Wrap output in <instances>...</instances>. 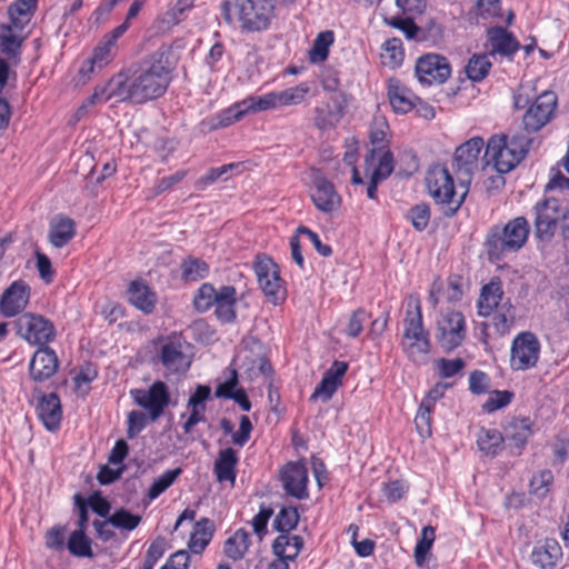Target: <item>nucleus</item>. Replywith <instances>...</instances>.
<instances>
[{
	"instance_id": "obj_1",
	"label": "nucleus",
	"mask_w": 569,
	"mask_h": 569,
	"mask_svg": "<svg viewBox=\"0 0 569 569\" xmlns=\"http://www.w3.org/2000/svg\"><path fill=\"white\" fill-rule=\"evenodd\" d=\"M169 73H114L108 83L96 88L90 103L130 100L142 103L162 96L170 82Z\"/></svg>"
},
{
	"instance_id": "obj_2",
	"label": "nucleus",
	"mask_w": 569,
	"mask_h": 569,
	"mask_svg": "<svg viewBox=\"0 0 569 569\" xmlns=\"http://www.w3.org/2000/svg\"><path fill=\"white\" fill-rule=\"evenodd\" d=\"M426 186L429 196L447 218L457 214L470 189V184L461 186L458 183V188L461 190L458 191L452 173L441 163L430 167L426 176Z\"/></svg>"
},
{
	"instance_id": "obj_3",
	"label": "nucleus",
	"mask_w": 569,
	"mask_h": 569,
	"mask_svg": "<svg viewBox=\"0 0 569 569\" xmlns=\"http://www.w3.org/2000/svg\"><path fill=\"white\" fill-rule=\"evenodd\" d=\"M532 139L525 133L492 136L486 147L483 161L500 173L511 171L529 151Z\"/></svg>"
},
{
	"instance_id": "obj_4",
	"label": "nucleus",
	"mask_w": 569,
	"mask_h": 569,
	"mask_svg": "<svg viewBox=\"0 0 569 569\" xmlns=\"http://www.w3.org/2000/svg\"><path fill=\"white\" fill-rule=\"evenodd\" d=\"M529 223L525 217H517L503 227H492L486 238L487 253L490 260H500L519 251L527 242Z\"/></svg>"
},
{
	"instance_id": "obj_5",
	"label": "nucleus",
	"mask_w": 569,
	"mask_h": 569,
	"mask_svg": "<svg viewBox=\"0 0 569 569\" xmlns=\"http://www.w3.org/2000/svg\"><path fill=\"white\" fill-rule=\"evenodd\" d=\"M192 357L191 345L180 335L162 337L158 341L157 360L166 376L184 375L191 367Z\"/></svg>"
},
{
	"instance_id": "obj_6",
	"label": "nucleus",
	"mask_w": 569,
	"mask_h": 569,
	"mask_svg": "<svg viewBox=\"0 0 569 569\" xmlns=\"http://www.w3.org/2000/svg\"><path fill=\"white\" fill-rule=\"evenodd\" d=\"M401 347L412 359L425 356L430 351L429 333L423 328L421 306L418 300L415 301L412 309L411 303H409L406 311Z\"/></svg>"
},
{
	"instance_id": "obj_7",
	"label": "nucleus",
	"mask_w": 569,
	"mask_h": 569,
	"mask_svg": "<svg viewBox=\"0 0 569 569\" xmlns=\"http://www.w3.org/2000/svg\"><path fill=\"white\" fill-rule=\"evenodd\" d=\"M240 28L248 32L266 30L274 16L273 0H236Z\"/></svg>"
},
{
	"instance_id": "obj_8",
	"label": "nucleus",
	"mask_w": 569,
	"mask_h": 569,
	"mask_svg": "<svg viewBox=\"0 0 569 569\" xmlns=\"http://www.w3.org/2000/svg\"><path fill=\"white\" fill-rule=\"evenodd\" d=\"M466 336V319L460 311L448 310L439 316L436 326V339L446 352L461 346Z\"/></svg>"
},
{
	"instance_id": "obj_9",
	"label": "nucleus",
	"mask_w": 569,
	"mask_h": 569,
	"mask_svg": "<svg viewBox=\"0 0 569 569\" xmlns=\"http://www.w3.org/2000/svg\"><path fill=\"white\" fill-rule=\"evenodd\" d=\"M485 141L480 137H473L460 144L453 154L452 168L457 174V181L461 186L470 184L473 173L478 170L481 150Z\"/></svg>"
},
{
	"instance_id": "obj_10",
	"label": "nucleus",
	"mask_w": 569,
	"mask_h": 569,
	"mask_svg": "<svg viewBox=\"0 0 569 569\" xmlns=\"http://www.w3.org/2000/svg\"><path fill=\"white\" fill-rule=\"evenodd\" d=\"M17 333L31 345L48 347L56 337L53 323L41 315L26 312L14 322Z\"/></svg>"
},
{
	"instance_id": "obj_11",
	"label": "nucleus",
	"mask_w": 569,
	"mask_h": 569,
	"mask_svg": "<svg viewBox=\"0 0 569 569\" xmlns=\"http://www.w3.org/2000/svg\"><path fill=\"white\" fill-rule=\"evenodd\" d=\"M130 396L133 401L149 415L150 421L158 420L170 403L168 386L161 381H154L148 389H132Z\"/></svg>"
},
{
	"instance_id": "obj_12",
	"label": "nucleus",
	"mask_w": 569,
	"mask_h": 569,
	"mask_svg": "<svg viewBox=\"0 0 569 569\" xmlns=\"http://www.w3.org/2000/svg\"><path fill=\"white\" fill-rule=\"evenodd\" d=\"M540 353V342L535 333H518L511 345L510 366L513 370H527L536 366Z\"/></svg>"
},
{
	"instance_id": "obj_13",
	"label": "nucleus",
	"mask_w": 569,
	"mask_h": 569,
	"mask_svg": "<svg viewBox=\"0 0 569 569\" xmlns=\"http://www.w3.org/2000/svg\"><path fill=\"white\" fill-rule=\"evenodd\" d=\"M557 96L552 91L541 92L522 117L526 134L539 131L553 116Z\"/></svg>"
},
{
	"instance_id": "obj_14",
	"label": "nucleus",
	"mask_w": 569,
	"mask_h": 569,
	"mask_svg": "<svg viewBox=\"0 0 569 569\" xmlns=\"http://www.w3.org/2000/svg\"><path fill=\"white\" fill-rule=\"evenodd\" d=\"M254 272L263 293L276 305L284 299L286 290L279 276V268L272 259L258 258Z\"/></svg>"
},
{
	"instance_id": "obj_15",
	"label": "nucleus",
	"mask_w": 569,
	"mask_h": 569,
	"mask_svg": "<svg viewBox=\"0 0 569 569\" xmlns=\"http://www.w3.org/2000/svg\"><path fill=\"white\" fill-rule=\"evenodd\" d=\"M11 24L0 26V71L17 68L21 59L22 43L26 37L18 33Z\"/></svg>"
},
{
	"instance_id": "obj_16",
	"label": "nucleus",
	"mask_w": 569,
	"mask_h": 569,
	"mask_svg": "<svg viewBox=\"0 0 569 569\" xmlns=\"http://www.w3.org/2000/svg\"><path fill=\"white\" fill-rule=\"evenodd\" d=\"M281 481L287 495L299 500L308 498V470L303 463L286 465L281 472Z\"/></svg>"
},
{
	"instance_id": "obj_17",
	"label": "nucleus",
	"mask_w": 569,
	"mask_h": 569,
	"mask_svg": "<svg viewBox=\"0 0 569 569\" xmlns=\"http://www.w3.org/2000/svg\"><path fill=\"white\" fill-rule=\"evenodd\" d=\"M30 299V287L23 280L13 281L2 293L0 311L6 317H13L21 312Z\"/></svg>"
},
{
	"instance_id": "obj_18",
	"label": "nucleus",
	"mask_w": 569,
	"mask_h": 569,
	"mask_svg": "<svg viewBox=\"0 0 569 569\" xmlns=\"http://www.w3.org/2000/svg\"><path fill=\"white\" fill-rule=\"evenodd\" d=\"M535 211V227L537 237H552L557 228V221L560 217L559 201L555 198L546 199L536 204Z\"/></svg>"
},
{
	"instance_id": "obj_19",
	"label": "nucleus",
	"mask_w": 569,
	"mask_h": 569,
	"mask_svg": "<svg viewBox=\"0 0 569 569\" xmlns=\"http://www.w3.org/2000/svg\"><path fill=\"white\" fill-rule=\"evenodd\" d=\"M59 361L56 351L49 347H39L29 365L32 380L42 382L51 378L58 370Z\"/></svg>"
},
{
	"instance_id": "obj_20",
	"label": "nucleus",
	"mask_w": 569,
	"mask_h": 569,
	"mask_svg": "<svg viewBox=\"0 0 569 569\" xmlns=\"http://www.w3.org/2000/svg\"><path fill=\"white\" fill-rule=\"evenodd\" d=\"M348 370V363L345 361H335L323 373L321 381L317 385L310 400L321 399L329 401L337 389L342 385V378Z\"/></svg>"
},
{
	"instance_id": "obj_21",
	"label": "nucleus",
	"mask_w": 569,
	"mask_h": 569,
	"mask_svg": "<svg viewBox=\"0 0 569 569\" xmlns=\"http://www.w3.org/2000/svg\"><path fill=\"white\" fill-rule=\"evenodd\" d=\"M562 557V548L553 538L537 541L530 556L532 563L541 569L555 568Z\"/></svg>"
},
{
	"instance_id": "obj_22",
	"label": "nucleus",
	"mask_w": 569,
	"mask_h": 569,
	"mask_svg": "<svg viewBox=\"0 0 569 569\" xmlns=\"http://www.w3.org/2000/svg\"><path fill=\"white\" fill-rule=\"evenodd\" d=\"M311 199L318 210L330 213L340 206V196L336 192L333 184L323 177H317L313 181Z\"/></svg>"
},
{
	"instance_id": "obj_23",
	"label": "nucleus",
	"mask_w": 569,
	"mask_h": 569,
	"mask_svg": "<svg viewBox=\"0 0 569 569\" xmlns=\"http://www.w3.org/2000/svg\"><path fill=\"white\" fill-rule=\"evenodd\" d=\"M503 296L505 292L500 279H491L480 290V295L477 301L478 315L480 317L491 316L493 310L498 309L499 306L506 301Z\"/></svg>"
},
{
	"instance_id": "obj_24",
	"label": "nucleus",
	"mask_w": 569,
	"mask_h": 569,
	"mask_svg": "<svg viewBox=\"0 0 569 569\" xmlns=\"http://www.w3.org/2000/svg\"><path fill=\"white\" fill-rule=\"evenodd\" d=\"M388 98L396 112L407 113L413 110L417 96L397 78L391 77L388 80Z\"/></svg>"
},
{
	"instance_id": "obj_25",
	"label": "nucleus",
	"mask_w": 569,
	"mask_h": 569,
	"mask_svg": "<svg viewBox=\"0 0 569 569\" xmlns=\"http://www.w3.org/2000/svg\"><path fill=\"white\" fill-rule=\"evenodd\" d=\"M239 457L237 451L228 447L218 452V457L214 461L213 472L218 482H230L232 486L237 478V466Z\"/></svg>"
},
{
	"instance_id": "obj_26",
	"label": "nucleus",
	"mask_w": 569,
	"mask_h": 569,
	"mask_svg": "<svg viewBox=\"0 0 569 569\" xmlns=\"http://www.w3.org/2000/svg\"><path fill=\"white\" fill-rule=\"evenodd\" d=\"M345 107L337 99L332 98L315 109V126L320 130H328L336 127L343 116Z\"/></svg>"
},
{
	"instance_id": "obj_27",
	"label": "nucleus",
	"mask_w": 569,
	"mask_h": 569,
	"mask_svg": "<svg viewBox=\"0 0 569 569\" xmlns=\"http://www.w3.org/2000/svg\"><path fill=\"white\" fill-rule=\"evenodd\" d=\"M76 236V222L62 214L56 216L49 228V241L56 248H62Z\"/></svg>"
},
{
	"instance_id": "obj_28",
	"label": "nucleus",
	"mask_w": 569,
	"mask_h": 569,
	"mask_svg": "<svg viewBox=\"0 0 569 569\" xmlns=\"http://www.w3.org/2000/svg\"><path fill=\"white\" fill-rule=\"evenodd\" d=\"M38 416L44 427L53 431L59 428L61 422V405L56 393L43 396L38 405Z\"/></svg>"
},
{
	"instance_id": "obj_29",
	"label": "nucleus",
	"mask_w": 569,
	"mask_h": 569,
	"mask_svg": "<svg viewBox=\"0 0 569 569\" xmlns=\"http://www.w3.org/2000/svg\"><path fill=\"white\" fill-rule=\"evenodd\" d=\"M236 293L232 286H221L218 289L213 307L217 318L223 323H230L236 319Z\"/></svg>"
},
{
	"instance_id": "obj_30",
	"label": "nucleus",
	"mask_w": 569,
	"mask_h": 569,
	"mask_svg": "<svg viewBox=\"0 0 569 569\" xmlns=\"http://www.w3.org/2000/svg\"><path fill=\"white\" fill-rule=\"evenodd\" d=\"M305 545L299 535L281 533L272 542V551L277 558L284 561L295 560Z\"/></svg>"
},
{
	"instance_id": "obj_31",
	"label": "nucleus",
	"mask_w": 569,
	"mask_h": 569,
	"mask_svg": "<svg viewBox=\"0 0 569 569\" xmlns=\"http://www.w3.org/2000/svg\"><path fill=\"white\" fill-rule=\"evenodd\" d=\"M178 52L171 47L163 46L146 59L143 71H173L178 67Z\"/></svg>"
},
{
	"instance_id": "obj_32",
	"label": "nucleus",
	"mask_w": 569,
	"mask_h": 569,
	"mask_svg": "<svg viewBox=\"0 0 569 569\" xmlns=\"http://www.w3.org/2000/svg\"><path fill=\"white\" fill-rule=\"evenodd\" d=\"M488 41L490 43V54L492 58L497 53L501 56H510L517 51L519 44L517 40L501 27L488 30Z\"/></svg>"
},
{
	"instance_id": "obj_33",
	"label": "nucleus",
	"mask_w": 569,
	"mask_h": 569,
	"mask_svg": "<svg viewBox=\"0 0 569 569\" xmlns=\"http://www.w3.org/2000/svg\"><path fill=\"white\" fill-rule=\"evenodd\" d=\"M39 0H16L8 8L10 23L16 30H23L31 21Z\"/></svg>"
},
{
	"instance_id": "obj_34",
	"label": "nucleus",
	"mask_w": 569,
	"mask_h": 569,
	"mask_svg": "<svg viewBox=\"0 0 569 569\" xmlns=\"http://www.w3.org/2000/svg\"><path fill=\"white\" fill-rule=\"evenodd\" d=\"M532 422L530 418H515L505 428V439L520 451L532 436Z\"/></svg>"
},
{
	"instance_id": "obj_35",
	"label": "nucleus",
	"mask_w": 569,
	"mask_h": 569,
	"mask_svg": "<svg viewBox=\"0 0 569 569\" xmlns=\"http://www.w3.org/2000/svg\"><path fill=\"white\" fill-rule=\"evenodd\" d=\"M128 299L131 305L144 313H150L156 306V295L140 281H132L128 289Z\"/></svg>"
},
{
	"instance_id": "obj_36",
	"label": "nucleus",
	"mask_w": 569,
	"mask_h": 569,
	"mask_svg": "<svg viewBox=\"0 0 569 569\" xmlns=\"http://www.w3.org/2000/svg\"><path fill=\"white\" fill-rule=\"evenodd\" d=\"M214 532V523L209 518H202L196 522L189 540V549L193 553H201L210 542Z\"/></svg>"
},
{
	"instance_id": "obj_37",
	"label": "nucleus",
	"mask_w": 569,
	"mask_h": 569,
	"mask_svg": "<svg viewBox=\"0 0 569 569\" xmlns=\"http://www.w3.org/2000/svg\"><path fill=\"white\" fill-rule=\"evenodd\" d=\"M242 167L243 166L240 162H231L218 168H211L204 176L197 180L196 188L198 190H204L208 186L218 180L227 181L230 177L239 174Z\"/></svg>"
},
{
	"instance_id": "obj_38",
	"label": "nucleus",
	"mask_w": 569,
	"mask_h": 569,
	"mask_svg": "<svg viewBox=\"0 0 569 569\" xmlns=\"http://www.w3.org/2000/svg\"><path fill=\"white\" fill-rule=\"evenodd\" d=\"M220 428L224 435H231L232 443L240 448H242L250 440L251 432L253 430V426L248 416L240 417L238 431H233L234 426L227 418H222L220 420Z\"/></svg>"
},
{
	"instance_id": "obj_39",
	"label": "nucleus",
	"mask_w": 569,
	"mask_h": 569,
	"mask_svg": "<svg viewBox=\"0 0 569 569\" xmlns=\"http://www.w3.org/2000/svg\"><path fill=\"white\" fill-rule=\"evenodd\" d=\"M491 326L498 336H505L509 333L516 319L515 308L510 302V299H506L498 309L492 312Z\"/></svg>"
},
{
	"instance_id": "obj_40",
	"label": "nucleus",
	"mask_w": 569,
	"mask_h": 569,
	"mask_svg": "<svg viewBox=\"0 0 569 569\" xmlns=\"http://www.w3.org/2000/svg\"><path fill=\"white\" fill-rule=\"evenodd\" d=\"M251 543V535L244 529H238L224 542V553L237 561L244 557Z\"/></svg>"
},
{
	"instance_id": "obj_41",
	"label": "nucleus",
	"mask_w": 569,
	"mask_h": 569,
	"mask_svg": "<svg viewBox=\"0 0 569 569\" xmlns=\"http://www.w3.org/2000/svg\"><path fill=\"white\" fill-rule=\"evenodd\" d=\"M505 437L497 429H482L477 445L485 455L495 457L502 450Z\"/></svg>"
},
{
	"instance_id": "obj_42",
	"label": "nucleus",
	"mask_w": 569,
	"mask_h": 569,
	"mask_svg": "<svg viewBox=\"0 0 569 569\" xmlns=\"http://www.w3.org/2000/svg\"><path fill=\"white\" fill-rule=\"evenodd\" d=\"M436 530L432 526H426L421 530V537L415 547V562L419 568H425L427 558L435 542Z\"/></svg>"
},
{
	"instance_id": "obj_43",
	"label": "nucleus",
	"mask_w": 569,
	"mask_h": 569,
	"mask_svg": "<svg viewBox=\"0 0 569 569\" xmlns=\"http://www.w3.org/2000/svg\"><path fill=\"white\" fill-rule=\"evenodd\" d=\"M335 36L330 30L320 32L309 51V59L313 63L323 62L328 58L329 48L333 43Z\"/></svg>"
},
{
	"instance_id": "obj_44",
	"label": "nucleus",
	"mask_w": 569,
	"mask_h": 569,
	"mask_svg": "<svg viewBox=\"0 0 569 569\" xmlns=\"http://www.w3.org/2000/svg\"><path fill=\"white\" fill-rule=\"evenodd\" d=\"M68 550L71 555L80 558H92L93 552L91 548V541L86 536V531L74 530L68 540Z\"/></svg>"
},
{
	"instance_id": "obj_45",
	"label": "nucleus",
	"mask_w": 569,
	"mask_h": 569,
	"mask_svg": "<svg viewBox=\"0 0 569 569\" xmlns=\"http://www.w3.org/2000/svg\"><path fill=\"white\" fill-rule=\"evenodd\" d=\"M299 512L295 507H282L273 520V529L281 533H290L299 522Z\"/></svg>"
},
{
	"instance_id": "obj_46",
	"label": "nucleus",
	"mask_w": 569,
	"mask_h": 569,
	"mask_svg": "<svg viewBox=\"0 0 569 569\" xmlns=\"http://www.w3.org/2000/svg\"><path fill=\"white\" fill-rule=\"evenodd\" d=\"M209 266L199 258H189L181 264L182 279L186 281H198L208 276Z\"/></svg>"
},
{
	"instance_id": "obj_47",
	"label": "nucleus",
	"mask_w": 569,
	"mask_h": 569,
	"mask_svg": "<svg viewBox=\"0 0 569 569\" xmlns=\"http://www.w3.org/2000/svg\"><path fill=\"white\" fill-rule=\"evenodd\" d=\"M450 71L447 58L437 53H426L418 58L415 71Z\"/></svg>"
},
{
	"instance_id": "obj_48",
	"label": "nucleus",
	"mask_w": 569,
	"mask_h": 569,
	"mask_svg": "<svg viewBox=\"0 0 569 569\" xmlns=\"http://www.w3.org/2000/svg\"><path fill=\"white\" fill-rule=\"evenodd\" d=\"M108 522L116 528L131 531L139 526L141 517L131 513L124 508H120L108 518Z\"/></svg>"
},
{
	"instance_id": "obj_49",
	"label": "nucleus",
	"mask_w": 569,
	"mask_h": 569,
	"mask_svg": "<svg viewBox=\"0 0 569 569\" xmlns=\"http://www.w3.org/2000/svg\"><path fill=\"white\" fill-rule=\"evenodd\" d=\"M247 111L258 112L279 108L277 92H269L262 96L249 97L243 100Z\"/></svg>"
},
{
	"instance_id": "obj_50",
	"label": "nucleus",
	"mask_w": 569,
	"mask_h": 569,
	"mask_svg": "<svg viewBox=\"0 0 569 569\" xmlns=\"http://www.w3.org/2000/svg\"><path fill=\"white\" fill-rule=\"evenodd\" d=\"M182 470L180 468H176L172 470H167L159 478H157L148 491V497L150 500L158 498L162 492H164L181 475Z\"/></svg>"
},
{
	"instance_id": "obj_51",
	"label": "nucleus",
	"mask_w": 569,
	"mask_h": 569,
	"mask_svg": "<svg viewBox=\"0 0 569 569\" xmlns=\"http://www.w3.org/2000/svg\"><path fill=\"white\" fill-rule=\"evenodd\" d=\"M553 482V473L549 469L541 470L535 475L530 480V493L538 498H545L550 491V487Z\"/></svg>"
},
{
	"instance_id": "obj_52",
	"label": "nucleus",
	"mask_w": 569,
	"mask_h": 569,
	"mask_svg": "<svg viewBox=\"0 0 569 569\" xmlns=\"http://www.w3.org/2000/svg\"><path fill=\"white\" fill-rule=\"evenodd\" d=\"M218 289H216L211 283H203L199 288L193 303L198 311L204 312L213 307L214 300H217Z\"/></svg>"
},
{
	"instance_id": "obj_53",
	"label": "nucleus",
	"mask_w": 569,
	"mask_h": 569,
	"mask_svg": "<svg viewBox=\"0 0 569 569\" xmlns=\"http://www.w3.org/2000/svg\"><path fill=\"white\" fill-rule=\"evenodd\" d=\"M430 216V207L425 202L410 208L407 214L417 231H423L428 227Z\"/></svg>"
},
{
	"instance_id": "obj_54",
	"label": "nucleus",
	"mask_w": 569,
	"mask_h": 569,
	"mask_svg": "<svg viewBox=\"0 0 569 569\" xmlns=\"http://www.w3.org/2000/svg\"><path fill=\"white\" fill-rule=\"evenodd\" d=\"M308 91V87L298 86L277 92L279 108L301 103Z\"/></svg>"
},
{
	"instance_id": "obj_55",
	"label": "nucleus",
	"mask_w": 569,
	"mask_h": 569,
	"mask_svg": "<svg viewBox=\"0 0 569 569\" xmlns=\"http://www.w3.org/2000/svg\"><path fill=\"white\" fill-rule=\"evenodd\" d=\"M513 399V392L508 390H495L483 403L482 408L487 412H493L507 407Z\"/></svg>"
},
{
	"instance_id": "obj_56",
	"label": "nucleus",
	"mask_w": 569,
	"mask_h": 569,
	"mask_svg": "<svg viewBox=\"0 0 569 569\" xmlns=\"http://www.w3.org/2000/svg\"><path fill=\"white\" fill-rule=\"evenodd\" d=\"M247 106L242 101L237 102L232 104L231 107L222 110L218 113L220 119V124H222L223 128L231 126L232 123L241 120L247 113Z\"/></svg>"
},
{
	"instance_id": "obj_57",
	"label": "nucleus",
	"mask_w": 569,
	"mask_h": 569,
	"mask_svg": "<svg viewBox=\"0 0 569 569\" xmlns=\"http://www.w3.org/2000/svg\"><path fill=\"white\" fill-rule=\"evenodd\" d=\"M148 420H150L149 415L144 412L138 410L130 411L127 419V437L133 439L138 436L147 427Z\"/></svg>"
},
{
	"instance_id": "obj_58",
	"label": "nucleus",
	"mask_w": 569,
	"mask_h": 569,
	"mask_svg": "<svg viewBox=\"0 0 569 569\" xmlns=\"http://www.w3.org/2000/svg\"><path fill=\"white\" fill-rule=\"evenodd\" d=\"M114 44L109 43V41L106 39H102V41L93 50V54L90 59L92 63L91 70L93 68L102 69L108 66L109 61L111 60V50Z\"/></svg>"
},
{
	"instance_id": "obj_59",
	"label": "nucleus",
	"mask_w": 569,
	"mask_h": 569,
	"mask_svg": "<svg viewBox=\"0 0 569 569\" xmlns=\"http://www.w3.org/2000/svg\"><path fill=\"white\" fill-rule=\"evenodd\" d=\"M408 491V486L402 480H393L382 485V492L387 501L395 503L399 501Z\"/></svg>"
},
{
	"instance_id": "obj_60",
	"label": "nucleus",
	"mask_w": 569,
	"mask_h": 569,
	"mask_svg": "<svg viewBox=\"0 0 569 569\" xmlns=\"http://www.w3.org/2000/svg\"><path fill=\"white\" fill-rule=\"evenodd\" d=\"M432 411V407L421 402L417 416L415 418L416 427L421 436H430L431 435V423H430V413Z\"/></svg>"
},
{
	"instance_id": "obj_61",
	"label": "nucleus",
	"mask_w": 569,
	"mask_h": 569,
	"mask_svg": "<svg viewBox=\"0 0 569 569\" xmlns=\"http://www.w3.org/2000/svg\"><path fill=\"white\" fill-rule=\"evenodd\" d=\"M182 11H178L177 7L168 9L163 14L159 16L156 20L157 29L167 31L173 26L178 24L182 19Z\"/></svg>"
},
{
	"instance_id": "obj_62",
	"label": "nucleus",
	"mask_w": 569,
	"mask_h": 569,
	"mask_svg": "<svg viewBox=\"0 0 569 569\" xmlns=\"http://www.w3.org/2000/svg\"><path fill=\"white\" fill-rule=\"evenodd\" d=\"M368 316L363 309H357L350 316L346 335L351 338H356L360 335L363 329V323L367 320Z\"/></svg>"
},
{
	"instance_id": "obj_63",
	"label": "nucleus",
	"mask_w": 569,
	"mask_h": 569,
	"mask_svg": "<svg viewBox=\"0 0 569 569\" xmlns=\"http://www.w3.org/2000/svg\"><path fill=\"white\" fill-rule=\"evenodd\" d=\"M465 367V361L460 358L456 359H440L438 360L439 373L442 378L453 377L461 371Z\"/></svg>"
},
{
	"instance_id": "obj_64",
	"label": "nucleus",
	"mask_w": 569,
	"mask_h": 569,
	"mask_svg": "<svg viewBox=\"0 0 569 569\" xmlns=\"http://www.w3.org/2000/svg\"><path fill=\"white\" fill-rule=\"evenodd\" d=\"M489 377L483 371L476 370L469 377V389L475 395H482L489 388Z\"/></svg>"
}]
</instances>
